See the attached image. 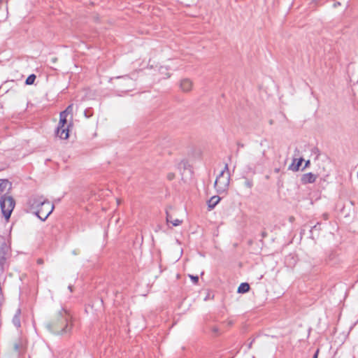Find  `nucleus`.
Segmentation results:
<instances>
[{
    "label": "nucleus",
    "mask_w": 358,
    "mask_h": 358,
    "mask_svg": "<svg viewBox=\"0 0 358 358\" xmlns=\"http://www.w3.org/2000/svg\"><path fill=\"white\" fill-rule=\"evenodd\" d=\"M187 166H189V164L187 161H182L179 164L180 169L182 167L184 169H186Z\"/></svg>",
    "instance_id": "nucleus-22"
},
{
    "label": "nucleus",
    "mask_w": 358,
    "mask_h": 358,
    "mask_svg": "<svg viewBox=\"0 0 358 358\" xmlns=\"http://www.w3.org/2000/svg\"><path fill=\"white\" fill-rule=\"evenodd\" d=\"M254 358V357H253Z\"/></svg>",
    "instance_id": "nucleus-40"
},
{
    "label": "nucleus",
    "mask_w": 358,
    "mask_h": 358,
    "mask_svg": "<svg viewBox=\"0 0 358 358\" xmlns=\"http://www.w3.org/2000/svg\"><path fill=\"white\" fill-rule=\"evenodd\" d=\"M250 289V285L248 282H242L238 286L237 292L241 294L247 293Z\"/></svg>",
    "instance_id": "nucleus-13"
},
{
    "label": "nucleus",
    "mask_w": 358,
    "mask_h": 358,
    "mask_svg": "<svg viewBox=\"0 0 358 358\" xmlns=\"http://www.w3.org/2000/svg\"><path fill=\"white\" fill-rule=\"evenodd\" d=\"M15 201L13 196L4 194L0 199V207L1 213L6 220L10 217L11 213L15 208Z\"/></svg>",
    "instance_id": "nucleus-2"
},
{
    "label": "nucleus",
    "mask_w": 358,
    "mask_h": 358,
    "mask_svg": "<svg viewBox=\"0 0 358 358\" xmlns=\"http://www.w3.org/2000/svg\"><path fill=\"white\" fill-rule=\"evenodd\" d=\"M317 178V176L312 173H305L301 176V182L302 184H308V183H313Z\"/></svg>",
    "instance_id": "nucleus-8"
},
{
    "label": "nucleus",
    "mask_w": 358,
    "mask_h": 358,
    "mask_svg": "<svg viewBox=\"0 0 358 358\" xmlns=\"http://www.w3.org/2000/svg\"><path fill=\"white\" fill-rule=\"evenodd\" d=\"M67 116H68V114L64 112V111H62L60 113V115H59V118L60 119H67Z\"/></svg>",
    "instance_id": "nucleus-25"
},
{
    "label": "nucleus",
    "mask_w": 358,
    "mask_h": 358,
    "mask_svg": "<svg viewBox=\"0 0 358 358\" xmlns=\"http://www.w3.org/2000/svg\"><path fill=\"white\" fill-rule=\"evenodd\" d=\"M303 162V159L302 157L298 159H294L292 163L289 166L288 169L292 170L293 171H298Z\"/></svg>",
    "instance_id": "nucleus-11"
},
{
    "label": "nucleus",
    "mask_w": 358,
    "mask_h": 358,
    "mask_svg": "<svg viewBox=\"0 0 358 358\" xmlns=\"http://www.w3.org/2000/svg\"><path fill=\"white\" fill-rule=\"evenodd\" d=\"M85 116L87 118L90 117L92 115V113L90 112V109H86L85 110Z\"/></svg>",
    "instance_id": "nucleus-24"
},
{
    "label": "nucleus",
    "mask_w": 358,
    "mask_h": 358,
    "mask_svg": "<svg viewBox=\"0 0 358 358\" xmlns=\"http://www.w3.org/2000/svg\"><path fill=\"white\" fill-rule=\"evenodd\" d=\"M68 289L70 290V292H73V286L69 285Z\"/></svg>",
    "instance_id": "nucleus-35"
},
{
    "label": "nucleus",
    "mask_w": 358,
    "mask_h": 358,
    "mask_svg": "<svg viewBox=\"0 0 358 358\" xmlns=\"http://www.w3.org/2000/svg\"><path fill=\"white\" fill-rule=\"evenodd\" d=\"M166 178L169 180H172L175 178V174L173 173H169L166 176Z\"/></svg>",
    "instance_id": "nucleus-26"
},
{
    "label": "nucleus",
    "mask_w": 358,
    "mask_h": 358,
    "mask_svg": "<svg viewBox=\"0 0 358 358\" xmlns=\"http://www.w3.org/2000/svg\"><path fill=\"white\" fill-rule=\"evenodd\" d=\"M230 174L224 175V171H222L215 181V187L217 191L224 192L229 185Z\"/></svg>",
    "instance_id": "nucleus-4"
},
{
    "label": "nucleus",
    "mask_w": 358,
    "mask_h": 358,
    "mask_svg": "<svg viewBox=\"0 0 358 358\" xmlns=\"http://www.w3.org/2000/svg\"><path fill=\"white\" fill-rule=\"evenodd\" d=\"M310 160H307V161L305 162L304 166H303V168L302 169V170H303V169H305L308 168V167L310 166Z\"/></svg>",
    "instance_id": "nucleus-28"
},
{
    "label": "nucleus",
    "mask_w": 358,
    "mask_h": 358,
    "mask_svg": "<svg viewBox=\"0 0 358 358\" xmlns=\"http://www.w3.org/2000/svg\"><path fill=\"white\" fill-rule=\"evenodd\" d=\"M180 87L183 92H187L192 90V83L189 79L185 78L181 80Z\"/></svg>",
    "instance_id": "nucleus-10"
},
{
    "label": "nucleus",
    "mask_w": 358,
    "mask_h": 358,
    "mask_svg": "<svg viewBox=\"0 0 358 358\" xmlns=\"http://www.w3.org/2000/svg\"><path fill=\"white\" fill-rule=\"evenodd\" d=\"M166 222L171 223L175 227L180 225L182 222V221L178 219H172L168 211H166Z\"/></svg>",
    "instance_id": "nucleus-15"
},
{
    "label": "nucleus",
    "mask_w": 358,
    "mask_h": 358,
    "mask_svg": "<svg viewBox=\"0 0 358 358\" xmlns=\"http://www.w3.org/2000/svg\"><path fill=\"white\" fill-rule=\"evenodd\" d=\"M222 171H224V172H225V171H227V174H228V173H229V166H228V164H225V166H224V169H223Z\"/></svg>",
    "instance_id": "nucleus-31"
},
{
    "label": "nucleus",
    "mask_w": 358,
    "mask_h": 358,
    "mask_svg": "<svg viewBox=\"0 0 358 358\" xmlns=\"http://www.w3.org/2000/svg\"><path fill=\"white\" fill-rule=\"evenodd\" d=\"M318 353H319V350L317 349V350H316V352H315V354H314V355H313V358H317Z\"/></svg>",
    "instance_id": "nucleus-33"
},
{
    "label": "nucleus",
    "mask_w": 358,
    "mask_h": 358,
    "mask_svg": "<svg viewBox=\"0 0 358 358\" xmlns=\"http://www.w3.org/2000/svg\"><path fill=\"white\" fill-rule=\"evenodd\" d=\"M14 349L15 351H19V349H20V345L17 344V343H15L14 344Z\"/></svg>",
    "instance_id": "nucleus-30"
},
{
    "label": "nucleus",
    "mask_w": 358,
    "mask_h": 358,
    "mask_svg": "<svg viewBox=\"0 0 358 358\" xmlns=\"http://www.w3.org/2000/svg\"><path fill=\"white\" fill-rule=\"evenodd\" d=\"M189 277L192 280L194 284L198 283V282H199V276L198 275H189Z\"/></svg>",
    "instance_id": "nucleus-20"
},
{
    "label": "nucleus",
    "mask_w": 358,
    "mask_h": 358,
    "mask_svg": "<svg viewBox=\"0 0 358 358\" xmlns=\"http://www.w3.org/2000/svg\"><path fill=\"white\" fill-rule=\"evenodd\" d=\"M54 205L52 204L48 199L36 211L35 215L42 221H45L48 216L52 213L54 210Z\"/></svg>",
    "instance_id": "nucleus-3"
},
{
    "label": "nucleus",
    "mask_w": 358,
    "mask_h": 358,
    "mask_svg": "<svg viewBox=\"0 0 358 358\" xmlns=\"http://www.w3.org/2000/svg\"><path fill=\"white\" fill-rule=\"evenodd\" d=\"M56 136L59 137L61 139H67L69 136V126L66 127H57Z\"/></svg>",
    "instance_id": "nucleus-7"
},
{
    "label": "nucleus",
    "mask_w": 358,
    "mask_h": 358,
    "mask_svg": "<svg viewBox=\"0 0 358 358\" xmlns=\"http://www.w3.org/2000/svg\"><path fill=\"white\" fill-rule=\"evenodd\" d=\"M45 326L51 334L62 337H69L73 328L70 315L64 308H61Z\"/></svg>",
    "instance_id": "nucleus-1"
},
{
    "label": "nucleus",
    "mask_w": 358,
    "mask_h": 358,
    "mask_svg": "<svg viewBox=\"0 0 358 358\" xmlns=\"http://www.w3.org/2000/svg\"><path fill=\"white\" fill-rule=\"evenodd\" d=\"M238 146L240 147V148H243L244 145L243 143H238Z\"/></svg>",
    "instance_id": "nucleus-36"
},
{
    "label": "nucleus",
    "mask_w": 358,
    "mask_h": 358,
    "mask_svg": "<svg viewBox=\"0 0 358 358\" xmlns=\"http://www.w3.org/2000/svg\"><path fill=\"white\" fill-rule=\"evenodd\" d=\"M244 186L249 188V189H251L253 186V182L252 180H250V179H245V182H244Z\"/></svg>",
    "instance_id": "nucleus-18"
},
{
    "label": "nucleus",
    "mask_w": 358,
    "mask_h": 358,
    "mask_svg": "<svg viewBox=\"0 0 358 358\" xmlns=\"http://www.w3.org/2000/svg\"><path fill=\"white\" fill-rule=\"evenodd\" d=\"M324 219H326V220H327V219H328V215H327V214H324Z\"/></svg>",
    "instance_id": "nucleus-38"
},
{
    "label": "nucleus",
    "mask_w": 358,
    "mask_h": 358,
    "mask_svg": "<svg viewBox=\"0 0 358 358\" xmlns=\"http://www.w3.org/2000/svg\"><path fill=\"white\" fill-rule=\"evenodd\" d=\"M212 331H213L214 334H217H217H219L220 330H219L218 327H213L212 328Z\"/></svg>",
    "instance_id": "nucleus-27"
},
{
    "label": "nucleus",
    "mask_w": 358,
    "mask_h": 358,
    "mask_svg": "<svg viewBox=\"0 0 358 358\" xmlns=\"http://www.w3.org/2000/svg\"><path fill=\"white\" fill-rule=\"evenodd\" d=\"M43 263V260L42 259H37V264H42Z\"/></svg>",
    "instance_id": "nucleus-34"
},
{
    "label": "nucleus",
    "mask_w": 358,
    "mask_h": 358,
    "mask_svg": "<svg viewBox=\"0 0 358 358\" xmlns=\"http://www.w3.org/2000/svg\"><path fill=\"white\" fill-rule=\"evenodd\" d=\"M45 200L43 196H32L29 199L27 204L30 210L35 213Z\"/></svg>",
    "instance_id": "nucleus-5"
},
{
    "label": "nucleus",
    "mask_w": 358,
    "mask_h": 358,
    "mask_svg": "<svg viewBox=\"0 0 358 358\" xmlns=\"http://www.w3.org/2000/svg\"><path fill=\"white\" fill-rule=\"evenodd\" d=\"M64 111L66 112L68 115L71 113L73 111V105H69Z\"/></svg>",
    "instance_id": "nucleus-23"
},
{
    "label": "nucleus",
    "mask_w": 358,
    "mask_h": 358,
    "mask_svg": "<svg viewBox=\"0 0 358 358\" xmlns=\"http://www.w3.org/2000/svg\"><path fill=\"white\" fill-rule=\"evenodd\" d=\"M220 201V197L219 196H212L208 201V207L209 210L213 209L216 205Z\"/></svg>",
    "instance_id": "nucleus-12"
},
{
    "label": "nucleus",
    "mask_w": 358,
    "mask_h": 358,
    "mask_svg": "<svg viewBox=\"0 0 358 358\" xmlns=\"http://www.w3.org/2000/svg\"><path fill=\"white\" fill-rule=\"evenodd\" d=\"M320 226V222H317L314 226H312L310 227V237L311 238H313V239L314 238V237H313V231L314 230L320 231L321 229Z\"/></svg>",
    "instance_id": "nucleus-17"
},
{
    "label": "nucleus",
    "mask_w": 358,
    "mask_h": 358,
    "mask_svg": "<svg viewBox=\"0 0 358 358\" xmlns=\"http://www.w3.org/2000/svg\"><path fill=\"white\" fill-rule=\"evenodd\" d=\"M340 5L339 2L334 3V6L336 7L337 6Z\"/></svg>",
    "instance_id": "nucleus-37"
},
{
    "label": "nucleus",
    "mask_w": 358,
    "mask_h": 358,
    "mask_svg": "<svg viewBox=\"0 0 358 358\" xmlns=\"http://www.w3.org/2000/svg\"><path fill=\"white\" fill-rule=\"evenodd\" d=\"M171 70L170 65L161 66L158 69V73L162 76V79L168 78L171 76V73L169 71Z\"/></svg>",
    "instance_id": "nucleus-9"
},
{
    "label": "nucleus",
    "mask_w": 358,
    "mask_h": 358,
    "mask_svg": "<svg viewBox=\"0 0 358 358\" xmlns=\"http://www.w3.org/2000/svg\"><path fill=\"white\" fill-rule=\"evenodd\" d=\"M6 263V258L4 257H0V269L3 271V266Z\"/></svg>",
    "instance_id": "nucleus-21"
},
{
    "label": "nucleus",
    "mask_w": 358,
    "mask_h": 358,
    "mask_svg": "<svg viewBox=\"0 0 358 358\" xmlns=\"http://www.w3.org/2000/svg\"><path fill=\"white\" fill-rule=\"evenodd\" d=\"M268 235L267 232L266 231H263L261 234V236H262V238H264L265 237H266Z\"/></svg>",
    "instance_id": "nucleus-29"
},
{
    "label": "nucleus",
    "mask_w": 358,
    "mask_h": 358,
    "mask_svg": "<svg viewBox=\"0 0 358 358\" xmlns=\"http://www.w3.org/2000/svg\"><path fill=\"white\" fill-rule=\"evenodd\" d=\"M304 233V229H302L301 231V234H303Z\"/></svg>",
    "instance_id": "nucleus-39"
},
{
    "label": "nucleus",
    "mask_w": 358,
    "mask_h": 358,
    "mask_svg": "<svg viewBox=\"0 0 358 358\" xmlns=\"http://www.w3.org/2000/svg\"><path fill=\"white\" fill-rule=\"evenodd\" d=\"M12 189V183L7 179H0V194L8 192Z\"/></svg>",
    "instance_id": "nucleus-6"
},
{
    "label": "nucleus",
    "mask_w": 358,
    "mask_h": 358,
    "mask_svg": "<svg viewBox=\"0 0 358 358\" xmlns=\"http://www.w3.org/2000/svg\"><path fill=\"white\" fill-rule=\"evenodd\" d=\"M20 313H21L20 309H17L16 311V313L15 314V315L13 316V323L17 328H19L21 326L20 317Z\"/></svg>",
    "instance_id": "nucleus-14"
},
{
    "label": "nucleus",
    "mask_w": 358,
    "mask_h": 358,
    "mask_svg": "<svg viewBox=\"0 0 358 358\" xmlns=\"http://www.w3.org/2000/svg\"><path fill=\"white\" fill-rule=\"evenodd\" d=\"M67 124V119H60L59 118V124H58V127H66V125Z\"/></svg>",
    "instance_id": "nucleus-19"
},
{
    "label": "nucleus",
    "mask_w": 358,
    "mask_h": 358,
    "mask_svg": "<svg viewBox=\"0 0 358 358\" xmlns=\"http://www.w3.org/2000/svg\"><path fill=\"white\" fill-rule=\"evenodd\" d=\"M36 76L35 74L29 75L25 80V84L27 85H31L34 84L36 80Z\"/></svg>",
    "instance_id": "nucleus-16"
},
{
    "label": "nucleus",
    "mask_w": 358,
    "mask_h": 358,
    "mask_svg": "<svg viewBox=\"0 0 358 358\" xmlns=\"http://www.w3.org/2000/svg\"><path fill=\"white\" fill-rule=\"evenodd\" d=\"M254 341H255V339L252 340V341L248 343V349L252 348V343H253Z\"/></svg>",
    "instance_id": "nucleus-32"
}]
</instances>
